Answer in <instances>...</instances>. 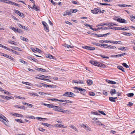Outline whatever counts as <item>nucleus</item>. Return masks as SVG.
<instances>
[{
  "instance_id": "1",
  "label": "nucleus",
  "mask_w": 135,
  "mask_h": 135,
  "mask_svg": "<svg viewBox=\"0 0 135 135\" xmlns=\"http://www.w3.org/2000/svg\"><path fill=\"white\" fill-rule=\"evenodd\" d=\"M62 96L64 97H71L75 96V95L72 92H66L64 94H63Z\"/></svg>"
},
{
  "instance_id": "2",
  "label": "nucleus",
  "mask_w": 135,
  "mask_h": 135,
  "mask_svg": "<svg viewBox=\"0 0 135 135\" xmlns=\"http://www.w3.org/2000/svg\"><path fill=\"white\" fill-rule=\"evenodd\" d=\"M0 120L5 124H6L8 122L7 119L2 115H0Z\"/></svg>"
},
{
  "instance_id": "3",
  "label": "nucleus",
  "mask_w": 135,
  "mask_h": 135,
  "mask_svg": "<svg viewBox=\"0 0 135 135\" xmlns=\"http://www.w3.org/2000/svg\"><path fill=\"white\" fill-rule=\"evenodd\" d=\"M74 88L75 89L79 90L80 91V93L81 94L84 95L86 93V90L85 89L76 87H74Z\"/></svg>"
},
{
  "instance_id": "4",
  "label": "nucleus",
  "mask_w": 135,
  "mask_h": 135,
  "mask_svg": "<svg viewBox=\"0 0 135 135\" xmlns=\"http://www.w3.org/2000/svg\"><path fill=\"white\" fill-rule=\"evenodd\" d=\"M4 48L6 50H8L9 51H11L12 52L17 55H19V53L15 51L14 50H13L12 49H10L7 47L6 46H4Z\"/></svg>"
},
{
  "instance_id": "5",
  "label": "nucleus",
  "mask_w": 135,
  "mask_h": 135,
  "mask_svg": "<svg viewBox=\"0 0 135 135\" xmlns=\"http://www.w3.org/2000/svg\"><path fill=\"white\" fill-rule=\"evenodd\" d=\"M91 12L94 14H97L98 12L100 11V9L97 8H94L93 10L91 11Z\"/></svg>"
},
{
  "instance_id": "6",
  "label": "nucleus",
  "mask_w": 135,
  "mask_h": 135,
  "mask_svg": "<svg viewBox=\"0 0 135 135\" xmlns=\"http://www.w3.org/2000/svg\"><path fill=\"white\" fill-rule=\"evenodd\" d=\"M115 29L116 30H129L128 28H126V27L124 28L120 27H115Z\"/></svg>"
},
{
  "instance_id": "7",
  "label": "nucleus",
  "mask_w": 135,
  "mask_h": 135,
  "mask_svg": "<svg viewBox=\"0 0 135 135\" xmlns=\"http://www.w3.org/2000/svg\"><path fill=\"white\" fill-rule=\"evenodd\" d=\"M15 13L22 17L24 16V15L23 13L19 11L18 10L15 9Z\"/></svg>"
},
{
  "instance_id": "8",
  "label": "nucleus",
  "mask_w": 135,
  "mask_h": 135,
  "mask_svg": "<svg viewBox=\"0 0 135 135\" xmlns=\"http://www.w3.org/2000/svg\"><path fill=\"white\" fill-rule=\"evenodd\" d=\"M53 108L54 109L55 111L60 112L61 109L59 107L56 106H53Z\"/></svg>"
},
{
  "instance_id": "9",
  "label": "nucleus",
  "mask_w": 135,
  "mask_h": 135,
  "mask_svg": "<svg viewBox=\"0 0 135 135\" xmlns=\"http://www.w3.org/2000/svg\"><path fill=\"white\" fill-rule=\"evenodd\" d=\"M90 63L94 65L95 66H99V62H97L96 61H90Z\"/></svg>"
},
{
  "instance_id": "10",
  "label": "nucleus",
  "mask_w": 135,
  "mask_h": 135,
  "mask_svg": "<svg viewBox=\"0 0 135 135\" xmlns=\"http://www.w3.org/2000/svg\"><path fill=\"white\" fill-rule=\"evenodd\" d=\"M117 21L118 22L123 23H125L126 22V20L125 19L120 18L117 19Z\"/></svg>"
},
{
  "instance_id": "11",
  "label": "nucleus",
  "mask_w": 135,
  "mask_h": 135,
  "mask_svg": "<svg viewBox=\"0 0 135 135\" xmlns=\"http://www.w3.org/2000/svg\"><path fill=\"white\" fill-rule=\"evenodd\" d=\"M59 101L60 102H64L66 103H72V101H70L69 100H63V99H60L59 100Z\"/></svg>"
},
{
  "instance_id": "12",
  "label": "nucleus",
  "mask_w": 135,
  "mask_h": 135,
  "mask_svg": "<svg viewBox=\"0 0 135 135\" xmlns=\"http://www.w3.org/2000/svg\"><path fill=\"white\" fill-rule=\"evenodd\" d=\"M110 93L112 95L117 93L115 90L114 89H112L110 90Z\"/></svg>"
},
{
  "instance_id": "13",
  "label": "nucleus",
  "mask_w": 135,
  "mask_h": 135,
  "mask_svg": "<svg viewBox=\"0 0 135 135\" xmlns=\"http://www.w3.org/2000/svg\"><path fill=\"white\" fill-rule=\"evenodd\" d=\"M106 81L109 84H115L116 83V82L113 81H111L108 80H106Z\"/></svg>"
},
{
  "instance_id": "14",
  "label": "nucleus",
  "mask_w": 135,
  "mask_h": 135,
  "mask_svg": "<svg viewBox=\"0 0 135 135\" xmlns=\"http://www.w3.org/2000/svg\"><path fill=\"white\" fill-rule=\"evenodd\" d=\"M32 8L37 11H39V8L36 6L35 3L33 4Z\"/></svg>"
},
{
  "instance_id": "15",
  "label": "nucleus",
  "mask_w": 135,
  "mask_h": 135,
  "mask_svg": "<svg viewBox=\"0 0 135 135\" xmlns=\"http://www.w3.org/2000/svg\"><path fill=\"white\" fill-rule=\"evenodd\" d=\"M87 83L88 85H90L92 84L93 83V81L90 79L88 80H87Z\"/></svg>"
},
{
  "instance_id": "16",
  "label": "nucleus",
  "mask_w": 135,
  "mask_h": 135,
  "mask_svg": "<svg viewBox=\"0 0 135 135\" xmlns=\"http://www.w3.org/2000/svg\"><path fill=\"white\" fill-rule=\"evenodd\" d=\"M18 25L20 28H22L23 29L26 30L27 28L26 27L20 24H19V23L18 24Z\"/></svg>"
},
{
  "instance_id": "17",
  "label": "nucleus",
  "mask_w": 135,
  "mask_h": 135,
  "mask_svg": "<svg viewBox=\"0 0 135 135\" xmlns=\"http://www.w3.org/2000/svg\"><path fill=\"white\" fill-rule=\"evenodd\" d=\"M97 3L99 5H104V6H110V4L108 3H101L99 2H97Z\"/></svg>"
},
{
  "instance_id": "18",
  "label": "nucleus",
  "mask_w": 135,
  "mask_h": 135,
  "mask_svg": "<svg viewBox=\"0 0 135 135\" xmlns=\"http://www.w3.org/2000/svg\"><path fill=\"white\" fill-rule=\"evenodd\" d=\"M10 115H12L14 116H15V117H19V114H18V113H10Z\"/></svg>"
},
{
  "instance_id": "19",
  "label": "nucleus",
  "mask_w": 135,
  "mask_h": 135,
  "mask_svg": "<svg viewBox=\"0 0 135 135\" xmlns=\"http://www.w3.org/2000/svg\"><path fill=\"white\" fill-rule=\"evenodd\" d=\"M45 56L46 57L49 58L50 59H53V57L51 55H49L48 54H46L45 55Z\"/></svg>"
},
{
  "instance_id": "20",
  "label": "nucleus",
  "mask_w": 135,
  "mask_h": 135,
  "mask_svg": "<svg viewBox=\"0 0 135 135\" xmlns=\"http://www.w3.org/2000/svg\"><path fill=\"white\" fill-rule=\"evenodd\" d=\"M117 68L118 69L121 70L123 72H125V71L124 70V68L121 66H117Z\"/></svg>"
},
{
  "instance_id": "21",
  "label": "nucleus",
  "mask_w": 135,
  "mask_h": 135,
  "mask_svg": "<svg viewBox=\"0 0 135 135\" xmlns=\"http://www.w3.org/2000/svg\"><path fill=\"white\" fill-rule=\"evenodd\" d=\"M116 48L115 46H112L110 45H108L107 46V47H106V48H108L110 49H114Z\"/></svg>"
},
{
  "instance_id": "22",
  "label": "nucleus",
  "mask_w": 135,
  "mask_h": 135,
  "mask_svg": "<svg viewBox=\"0 0 135 135\" xmlns=\"http://www.w3.org/2000/svg\"><path fill=\"white\" fill-rule=\"evenodd\" d=\"M45 27H44V28L45 30L47 32H48L49 31V29L48 26L47 25H46Z\"/></svg>"
},
{
  "instance_id": "23",
  "label": "nucleus",
  "mask_w": 135,
  "mask_h": 135,
  "mask_svg": "<svg viewBox=\"0 0 135 135\" xmlns=\"http://www.w3.org/2000/svg\"><path fill=\"white\" fill-rule=\"evenodd\" d=\"M15 107L18 108L22 109H25V107L24 106L16 105L15 106Z\"/></svg>"
},
{
  "instance_id": "24",
  "label": "nucleus",
  "mask_w": 135,
  "mask_h": 135,
  "mask_svg": "<svg viewBox=\"0 0 135 135\" xmlns=\"http://www.w3.org/2000/svg\"><path fill=\"white\" fill-rule=\"evenodd\" d=\"M26 118H31V119H35V118L33 116H30L29 115H27L26 116Z\"/></svg>"
},
{
  "instance_id": "25",
  "label": "nucleus",
  "mask_w": 135,
  "mask_h": 135,
  "mask_svg": "<svg viewBox=\"0 0 135 135\" xmlns=\"http://www.w3.org/2000/svg\"><path fill=\"white\" fill-rule=\"evenodd\" d=\"M1 91H4V93L7 95H9L10 94V93L9 92L4 90L3 89V90H1Z\"/></svg>"
},
{
  "instance_id": "26",
  "label": "nucleus",
  "mask_w": 135,
  "mask_h": 135,
  "mask_svg": "<svg viewBox=\"0 0 135 135\" xmlns=\"http://www.w3.org/2000/svg\"><path fill=\"white\" fill-rule=\"evenodd\" d=\"M20 37H21V39L24 41H25L27 42H28V39L24 37H22V36H21Z\"/></svg>"
},
{
  "instance_id": "27",
  "label": "nucleus",
  "mask_w": 135,
  "mask_h": 135,
  "mask_svg": "<svg viewBox=\"0 0 135 135\" xmlns=\"http://www.w3.org/2000/svg\"><path fill=\"white\" fill-rule=\"evenodd\" d=\"M5 99H6L7 100H9L10 99H14V98L12 96H11L10 97H8L7 96H5Z\"/></svg>"
},
{
  "instance_id": "28",
  "label": "nucleus",
  "mask_w": 135,
  "mask_h": 135,
  "mask_svg": "<svg viewBox=\"0 0 135 135\" xmlns=\"http://www.w3.org/2000/svg\"><path fill=\"white\" fill-rule=\"evenodd\" d=\"M65 46L66 47L68 48H72L74 47L73 46H71L69 45L66 44H65Z\"/></svg>"
},
{
  "instance_id": "29",
  "label": "nucleus",
  "mask_w": 135,
  "mask_h": 135,
  "mask_svg": "<svg viewBox=\"0 0 135 135\" xmlns=\"http://www.w3.org/2000/svg\"><path fill=\"white\" fill-rule=\"evenodd\" d=\"M37 70H38L41 71H43V72H45L46 71V70L44 69H43L41 68H37Z\"/></svg>"
},
{
  "instance_id": "30",
  "label": "nucleus",
  "mask_w": 135,
  "mask_h": 135,
  "mask_svg": "<svg viewBox=\"0 0 135 135\" xmlns=\"http://www.w3.org/2000/svg\"><path fill=\"white\" fill-rule=\"evenodd\" d=\"M15 120L17 122H20L21 123H24V122L22 121V120L21 119H15Z\"/></svg>"
},
{
  "instance_id": "31",
  "label": "nucleus",
  "mask_w": 135,
  "mask_h": 135,
  "mask_svg": "<svg viewBox=\"0 0 135 135\" xmlns=\"http://www.w3.org/2000/svg\"><path fill=\"white\" fill-rule=\"evenodd\" d=\"M92 35H94L96 36V37H102V35L101 34H99L97 35L96 34H95L94 33H93Z\"/></svg>"
},
{
  "instance_id": "32",
  "label": "nucleus",
  "mask_w": 135,
  "mask_h": 135,
  "mask_svg": "<svg viewBox=\"0 0 135 135\" xmlns=\"http://www.w3.org/2000/svg\"><path fill=\"white\" fill-rule=\"evenodd\" d=\"M30 95L36 96L37 97H38L39 96L38 95L37 93H30Z\"/></svg>"
},
{
  "instance_id": "33",
  "label": "nucleus",
  "mask_w": 135,
  "mask_h": 135,
  "mask_svg": "<svg viewBox=\"0 0 135 135\" xmlns=\"http://www.w3.org/2000/svg\"><path fill=\"white\" fill-rule=\"evenodd\" d=\"M71 13L70 12H66L65 13H64L63 16H65L66 15H68L69 16L71 15Z\"/></svg>"
},
{
  "instance_id": "34",
  "label": "nucleus",
  "mask_w": 135,
  "mask_h": 135,
  "mask_svg": "<svg viewBox=\"0 0 135 135\" xmlns=\"http://www.w3.org/2000/svg\"><path fill=\"white\" fill-rule=\"evenodd\" d=\"M123 34L126 36H130L131 35L130 33H127L125 32H123Z\"/></svg>"
},
{
  "instance_id": "35",
  "label": "nucleus",
  "mask_w": 135,
  "mask_h": 135,
  "mask_svg": "<svg viewBox=\"0 0 135 135\" xmlns=\"http://www.w3.org/2000/svg\"><path fill=\"white\" fill-rule=\"evenodd\" d=\"M109 100L110 101L112 102H114L115 101V100H114V99H113V97H109Z\"/></svg>"
},
{
  "instance_id": "36",
  "label": "nucleus",
  "mask_w": 135,
  "mask_h": 135,
  "mask_svg": "<svg viewBox=\"0 0 135 135\" xmlns=\"http://www.w3.org/2000/svg\"><path fill=\"white\" fill-rule=\"evenodd\" d=\"M53 106L51 104H47L46 106L48 107L53 108Z\"/></svg>"
},
{
  "instance_id": "37",
  "label": "nucleus",
  "mask_w": 135,
  "mask_h": 135,
  "mask_svg": "<svg viewBox=\"0 0 135 135\" xmlns=\"http://www.w3.org/2000/svg\"><path fill=\"white\" fill-rule=\"evenodd\" d=\"M82 127L84 128L86 130H88L89 129L88 127L86 126L84 124H83V125Z\"/></svg>"
},
{
  "instance_id": "38",
  "label": "nucleus",
  "mask_w": 135,
  "mask_h": 135,
  "mask_svg": "<svg viewBox=\"0 0 135 135\" xmlns=\"http://www.w3.org/2000/svg\"><path fill=\"white\" fill-rule=\"evenodd\" d=\"M127 96L128 97H131L133 96L134 94L133 93H130L127 94Z\"/></svg>"
},
{
  "instance_id": "39",
  "label": "nucleus",
  "mask_w": 135,
  "mask_h": 135,
  "mask_svg": "<svg viewBox=\"0 0 135 135\" xmlns=\"http://www.w3.org/2000/svg\"><path fill=\"white\" fill-rule=\"evenodd\" d=\"M122 65L124 67L127 68H128L129 67V66L128 65H127L126 63H123L122 64Z\"/></svg>"
},
{
  "instance_id": "40",
  "label": "nucleus",
  "mask_w": 135,
  "mask_h": 135,
  "mask_svg": "<svg viewBox=\"0 0 135 135\" xmlns=\"http://www.w3.org/2000/svg\"><path fill=\"white\" fill-rule=\"evenodd\" d=\"M70 127L71 128L73 129H74L75 131H77V129H76V127L74 126L73 125H72L71 126H70Z\"/></svg>"
},
{
  "instance_id": "41",
  "label": "nucleus",
  "mask_w": 135,
  "mask_h": 135,
  "mask_svg": "<svg viewBox=\"0 0 135 135\" xmlns=\"http://www.w3.org/2000/svg\"><path fill=\"white\" fill-rule=\"evenodd\" d=\"M57 127H62V128H65L66 127V126L62 125L61 124H58V126H57Z\"/></svg>"
},
{
  "instance_id": "42",
  "label": "nucleus",
  "mask_w": 135,
  "mask_h": 135,
  "mask_svg": "<svg viewBox=\"0 0 135 135\" xmlns=\"http://www.w3.org/2000/svg\"><path fill=\"white\" fill-rule=\"evenodd\" d=\"M125 53H123L122 54H120L118 55V57H121L126 54Z\"/></svg>"
},
{
  "instance_id": "43",
  "label": "nucleus",
  "mask_w": 135,
  "mask_h": 135,
  "mask_svg": "<svg viewBox=\"0 0 135 135\" xmlns=\"http://www.w3.org/2000/svg\"><path fill=\"white\" fill-rule=\"evenodd\" d=\"M19 61L20 62L23 63V64H26V61L23 60L21 59H20L19 60Z\"/></svg>"
},
{
  "instance_id": "44",
  "label": "nucleus",
  "mask_w": 135,
  "mask_h": 135,
  "mask_svg": "<svg viewBox=\"0 0 135 135\" xmlns=\"http://www.w3.org/2000/svg\"><path fill=\"white\" fill-rule=\"evenodd\" d=\"M17 32L22 33V30L19 29H17L16 30V31Z\"/></svg>"
},
{
  "instance_id": "45",
  "label": "nucleus",
  "mask_w": 135,
  "mask_h": 135,
  "mask_svg": "<svg viewBox=\"0 0 135 135\" xmlns=\"http://www.w3.org/2000/svg\"><path fill=\"white\" fill-rule=\"evenodd\" d=\"M10 29H11L14 32L16 31V29L14 27L11 26L9 27Z\"/></svg>"
},
{
  "instance_id": "46",
  "label": "nucleus",
  "mask_w": 135,
  "mask_h": 135,
  "mask_svg": "<svg viewBox=\"0 0 135 135\" xmlns=\"http://www.w3.org/2000/svg\"><path fill=\"white\" fill-rule=\"evenodd\" d=\"M89 94L91 96H94L95 95V94L93 92H89Z\"/></svg>"
},
{
  "instance_id": "47",
  "label": "nucleus",
  "mask_w": 135,
  "mask_h": 135,
  "mask_svg": "<svg viewBox=\"0 0 135 135\" xmlns=\"http://www.w3.org/2000/svg\"><path fill=\"white\" fill-rule=\"evenodd\" d=\"M103 25L106 26H110L112 25L111 23H103Z\"/></svg>"
},
{
  "instance_id": "48",
  "label": "nucleus",
  "mask_w": 135,
  "mask_h": 135,
  "mask_svg": "<svg viewBox=\"0 0 135 135\" xmlns=\"http://www.w3.org/2000/svg\"><path fill=\"white\" fill-rule=\"evenodd\" d=\"M38 130L40 131L44 132L45 131V129H44L42 128H38Z\"/></svg>"
},
{
  "instance_id": "49",
  "label": "nucleus",
  "mask_w": 135,
  "mask_h": 135,
  "mask_svg": "<svg viewBox=\"0 0 135 135\" xmlns=\"http://www.w3.org/2000/svg\"><path fill=\"white\" fill-rule=\"evenodd\" d=\"M92 44H93L94 45L97 46H100V44H99L98 43H96V42H92Z\"/></svg>"
},
{
  "instance_id": "50",
  "label": "nucleus",
  "mask_w": 135,
  "mask_h": 135,
  "mask_svg": "<svg viewBox=\"0 0 135 135\" xmlns=\"http://www.w3.org/2000/svg\"><path fill=\"white\" fill-rule=\"evenodd\" d=\"M60 112H62V113H65V112H69V111L68 110H64V109H61V110L60 111Z\"/></svg>"
},
{
  "instance_id": "51",
  "label": "nucleus",
  "mask_w": 135,
  "mask_h": 135,
  "mask_svg": "<svg viewBox=\"0 0 135 135\" xmlns=\"http://www.w3.org/2000/svg\"><path fill=\"white\" fill-rule=\"evenodd\" d=\"M99 64H98L99 66H98L100 67H104V64H100V63L99 62Z\"/></svg>"
},
{
  "instance_id": "52",
  "label": "nucleus",
  "mask_w": 135,
  "mask_h": 135,
  "mask_svg": "<svg viewBox=\"0 0 135 135\" xmlns=\"http://www.w3.org/2000/svg\"><path fill=\"white\" fill-rule=\"evenodd\" d=\"M126 47H120L119 48H118V49L119 50H120L122 51L123 50H126V49H126Z\"/></svg>"
},
{
  "instance_id": "53",
  "label": "nucleus",
  "mask_w": 135,
  "mask_h": 135,
  "mask_svg": "<svg viewBox=\"0 0 135 135\" xmlns=\"http://www.w3.org/2000/svg\"><path fill=\"white\" fill-rule=\"evenodd\" d=\"M100 45L102 46H103L105 48H106V47H107V46H108V45L105 44H100Z\"/></svg>"
},
{
  "instance_id": "54",
  "label": "nucleus",
  "mask_w": 135,
  "mask_h": 135,
  "mask_svg": "<svg viewBox=\"0 0 135 135\" xmlns=\"http://www.w3.org/2000/svg\"><path fill=\"white\" fill-rule=\"evenodd\" d=\"M14 49L15 50H18V51H21V50H20V48L17 47H15L14 48Z\"/></svg>"
},
{
  "instance_id": "55",
  "label": "nucleus",
  "mask_w": 135,
  "mask_h": 135,
  "mask_svg": "<svg viewBox=\"0 0 135 135\" xmlns=\"http://www.w3.org/2000/svg\"><path fill=\"white\" fill-rule=\"evenodd\" d=\"M8 42L11 44H13L15 45H16V44H15V43H16V42L14 41H8Z\"/></svg>"
},
{
  "instance_id": "56",
  "label": "nucleus",
  "mask_w": 135,
  "mask_h": 135,
  "mask_svg": "<svg viewBox=\"0 0 135 135\" xmlns=\"http://www.w3.org/2000/svg\"><path fill=\"white\" fill-rule=\"evenodd\" d=\"M97 124H98L99 125H101V126H105V125H104L103 124H102L101 122H97Z\"/></svg>"
},
{
  "instance_id": "57",
  "label": "nucleus",
  "mask_w": 135,
  "mask_h": 135,
  "mask_svg": "<svg viewBox=\"0 0 135 135\" xmlns=\"http://www.w3.org/2000/svg\"><path fill=\"white\" fill-rule=\"evenodd\" d=\"M49 100H51L52 101H59V99H55V98L51 99H49Z\"/></svg>"
},
{
  "instance_id": "58",
  "label": "nucleus",
  "mask_w": 135,
  "mask_h": 135,
  "mask_svg": "<svg viewBox=\"0 0 135 135\" xmlns=\"http://www.w3.org/2000/svg\"><path fill=\"white\" fill-rule=\"evenodd\" d=\"M7 58H8L9 59H10L12 60L13 61H14L15 60L11 56H9V55H8Z\"/></svg>"
},
{
  "instance_id": "59",
  "label": "nucleus",
  "mask_w": 135,
  "mask_h": 135,
  "mask_svg": "<svg viewBox=\"0 0 135 135\" xmlns=\"http://www.w3.org/2000/svg\"><path fill=\"white\" fill-rule=\"evenodd\" d=\"M22 83L23 84H26L28 85H30V83L28 82L22 81Z\"/></svg>"
},
{
  "instance_id": "60",
  "label": "nucleus",
  "mask_w": 135,
  "mask_h": 135,
  "mask_svg": "<svg viewBox=\"0 0 135 135\" xmlns=\"http://www.w3.org/2000/svg\"><path fill=\"white\" fill-rule=\"evenodd\" d=\"M100 56L101 57H102L103 58H106L107 59H109V57L108 56H105L104 55H100Z\"/></svg>"
},
{
  "instance_id": "61",
  "label": "nucleus",
  "mask_w": 135,
  "mask_h": 135,
  "mask_svg": "<svg viewBox=\"0 0 135 135\" xmlns=\"http://www.w3.org/2000/svg\"><path fill=\"white\" fill-rule=\"evenodd\" d=\"M98 112L99 113H101V114H102L103 115H106V114L103 112L102 111L99 110Z\"/></svg>"
},
{
  "instance_id": "62",
  "label": "nucleus",
  "mask_w": 135,
  "mask_h": 135,
  "mask_svg": "<svg viewBox=\"0 0 135 135\" xmlns=\"http://www.w3.org/2000/svg\"><path fill=\"white\" fill-rule=\"evenodd\" d=\"M118 6L120 7H126V4H119Z\"/></svg>"
},
{
  "instance_id": "63",
  "label": "nucleus",
  "mask_w": 135,
  "mask_h": 135,
  "mask_svg": "<svg viewBox=\"0 0 135 135\" xmlns=\"http://www.w3.org/2000/svg\"><path fill=\"white\" fill-rule=\"evenodd\" d=\"M91 114H93L95 115H99V114H98L97 112H91Z\"/></svg>"
},
{
  "instance_id": "64",
  "label": "nucleus",
  "mask_w": 135,
  "mask_h": 135,
  "mask_svg": "<svg viewBox=\"0 0 135 135\" xmlns=\"http://www.w3.org/2000/svg\"><path fill=\"white\" fill-rule=\"evenodd\" d=\"M95 48L93 47L89 46V50H95Z\"/></svg>"
}]
</instances>
